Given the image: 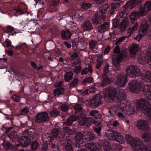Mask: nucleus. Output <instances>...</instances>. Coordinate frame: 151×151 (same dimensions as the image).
I'll use <instances>...</instances> for the list:
<instances>
[{
	"label": "nucleus",
	"instance_id": "obj_1",
	"mask_svg": "<svg viewBox=\"0 0 151 151\" xmlns=\"http://www.w3.org/2000/svg\"><path fill=\"white\" fill-rule=\"evenodd\" d=\"M103 94L107 102H116L119 104L126 101L124 90L121 88L116 90L115 88L108 87L105 89Z\"/></svg>",
	"mask_w": 151,
	"mask_h": 151
},
{
	"label": "nucleus",
	"instance_id": "obj_2",
	"mask_svg": "<svg viewBox=\"0 0 151 151\" xmlns=\"http://www.w3.org/2000/svg\"><path fill=\"white\" fill-rule=\"evenodd\" d=\"M128 87L131 91L137 93L143 89L145 96L151 100V85H145L143 87L142 82L134 80L129 82Z\"/></svg>",
	"mask_w": 151,
	"mask_h": 151
},
{
	"label": "nucleus",
	"instance_id": "obj_3",
	"mask_svg": "<svg viewBox=\"0 0 151 151\" xmlns=\"http://www.w3.org/2000/svg\"><path fill=\"white\" fill-rule=\"evenodd\" d=\"M126 141L134 151H151V145H143L142 141L137 137H133L127 134L125 135Z\"/></svg>",
	"mask_w": 151,
	"mask_h": 151
},
{
	"label": "nucleus",
	"instance_id": "obj_4",
	"mask_svg": "<svg viewBox=\"0 0 151 151\" xmlns=\"http://www.w3.org/2000/svg\"><path fill=\"white\" fill-rule=\"evenodd\" d=\"M126 71L131 78H135L136 76H141L143 81L147 82L151 81V73L148 71H144L141 73L140 69L136 66H129L127 68Z\"/></svg>",
	"mask_w": 151,
	"mask_h": 151
},
{
	"label": "nucleus",
	"instance_id": "obj_5",
	"mask_svg": "<svg viewBox=\"0 0 151 151\" xmlns=\"http://www.w3.org/2000/svg\"><path fill=\"white\" fill-rule=\"evenodd\" d=\"M135 104L138 110H140L145 115L150 116L151 119V105H147L148 103L145 99L140 98L136 99Z\"/></svg>",
	"mask_w": 151,
	"mask_h": 151
},
{
	"label": "nucleus",
	"instance_id": "obj_6",
	"mask_svg": "<svg viewBox=\"0 0 151 151\" xmlns=\"http://www.w3.org/2000/svg\"><path fill=\"white\" fill-rule=\"evenodd\" d=\"M119 109L126 114L131 115L134 113V111L133 107L127 105L126 101L118 104Z\"/></svg>",
	"mask_w": 151,
	"mask_h": 151
},
{
	"label": "nucleus",
	"instance_id": "obj_7",
	"mask_svg": "<svg viewBox=\"0 0 151 151\" xmlns=\"http://www.w3.org/2000/svg\"><path fill=\"white\" fill-rule=\"evenodd\" d=\"M127 82V78L124 73H121L117 75L115 79V83L121 87H124Z\"/></svg>",
	"mask_w": 151,
	"mask_h": 151
},
{
	"label": "nucleus",
	"instance_id": "obj_8",
	"mask_svg": "<svg viewBox=\"0 0 151 151\" xmlns=\"http://www.w3.org/2000/svg\"><path fill=\"white\" fill-rule=\"evenodd\" d=\"M151 9V1H147L145 4L144 6H141L138 12L140 17L145 15Z\"/></svg>",
	"mask_w": 151,
	"mask_h": 151
},
{
	"label": "nucleus",
	"instance_id": "obj_9",
	"mask_svg": "<svg viewBox=\"0 0 151 151\" xmlns=\"http://www.w3.org/2000/svg\"><path fill=\"white\" fill-rule=\"evenodd\" d=\"M101 96L100 94H97L93 98L90 102V106L93 108L98 107L102 104Z\"/></svg>",
	"mask_w": 151,
	"mask_h": 151
},
{
	"label": "nucleus",
	"instance_id": "obj_10",
	"mask_svg": "<svg viewBox=\"0 0 151 151\" xmlns=\"http://www.w3.org/2000/svg\"><path fill=\"white\" fill-rule=\"evenodd\" d=\"M82 134L81 132H80L77 133L76 136V139L74 142L75 146L78 147H85L86 144L84 142Z\"/></svg>",
	"mask_w": 151,
	"mask_h": 151
},
{
	"label": "nucleus",
	"instance_id": "obj_11",
	"mask_svg": "<svg viewBox=\"0 0 151 151\" xmlns=\"http://www.w3.org/2000/svg\"><path fill=\"white\" fill-rule=\"evenodd\" d=\"M48 114L45 112H42L37 114L35 122L38 123L48 121L49 119Z\"/></svg>",
	"mask_w": 151,
	"mask_h": 151
},
{
	"label": "nucleus",
	"instance_id": "obj_12",
	"mask_svg": "<svg viewBox=\"0 0 151 151\" xmlns=\"http://www.w3.org/2000/svg\"><path fill=\"white\" fill-rule=\"evenodd\" d=\"M78 119L79 121V124L82 126L88 125L89 123L88 120L86 118V114L83 113H81L78 115Z\"/></svg>",
	"mask_w": 151,
	"mask_h": 151
},
{
	"label": "nucleus",
	"instance_id": "obj_13",
	"mask_svg": "<svg viewBox=\"0 0 151 151\" xmlns=\"http://www.w3.org/2000/svg\"><path fill=\"white\" fill-rule=\"evenodd\" d=\"M85 147L90 151H100L99 145L97 143H90L86 144Z\"/></svg>",
	"mask_w": 151,
	"mask_h": 151
},
{
	"label": "nucleus",
	"instance_id": "obj_14",
	"mask_svg": "<svg viewBox=\"0 0 151 151\" xmlns=\"http://www.w3.org/2000/svg\"><path fill=\"white\" fill-rule=\"evenodd\" d=\"M65 142H62L61 144L63 145L64 151H73L72 147L73 142L68 138H67L65 140Z\"/></svg>",
	"mask_w": 151,
	"mask_h": 151
},
{
	"label": "nucleus",
	"instance_id": "obj_15",
	"mask_svg": "<svg viewBox=\"0 0 151 151\" xmlns=\"http://www.w3.org/2000/svg\"><path fill=\"white\" fill-rule=\"evenodd\" d=\"M83 134V139L87 141H91L94 139V136L93 134L89 131H84L81 132Z\"/></svg>",
	"mask_w": 151,
	"mask_h": 151
},
{
	"label": "nucleus",
	"instance_id": "obj_16",
	"mask_svg": "<svg viewBox=\"0 0 151 151\" xmlns=\"http://www.w3.org/2000/svg\"><path fill=\"white\" fill-rule=\"evenodd\" d=\"M122 54H121L118 55L116 57L114 56L112 58L113 63L118 70L119 69V62L122 60Z\"/></svg>",
	"mask_w": 151,
	"mask_h": 151
},
{
	"label": "nucleus",
	"instance_id": "obj_17",
	"mask_svg": "<svg viewBox=\"0 0 151 151\" xmlns=\"http://www.w3.org/2000/svg\"><path fill=\"white\" fill-rule=\"evenodd\" d=\"M22 146H27L29 145L30 142V139L29 137L22 136L20 139L17 141Z\"/></svg>",
	"mask_w": 151,
	"mask_h": 151
},
{
	"label": "nucleus",
	"instance_id": "obj_18",
	"mask_svg": "<svg viewBox=\"0 0 151 151\" xmlns=\"http://www.w3.org/2000/svg\"><path fill=\"white\" fill-rule=\"evenodd\" d=\"M117 132L112 129L107 130L105 132V135L108 139L110 140L114 139L115 134Z\"/></svg>",
	"mask_w": 151,
	"mask_h": 151
},
{
	"label": "nucleus",
	"instance_id": "obj_19",
	"mask_svg": "<svg viewBox=\"0 0 151 151\" xmlns=\"http://www.w3.org/2000/svg\"><path fill=\"white\" fill-rule=\"evenodd\" d=\"M109 26V23L105 22L98 27V31L99 32L103 33L108 30Z\"/></svg>",
	"mask_w": 151,
	"mask_h": 151
},
{
	"label": "nucleus",
	"instance_id": "obj_20",
	"mask_svg": "<svg viewBox=\"0 0 151 151\" xmlns=\"http://www.w3.org/2000/svg\"><path fill=\"white\" fill-rule=\"evenodd\" d=\"M81 61L78 60L77 62H74L73 63V68H74L73 70L74 72L76 74H78L80 71L81 66Z\"/></svg>",
	"mask_w": 151,
	"mask_h": 151
},
{
	"label": "nucleus",
	"instance_id": "obj_21",
	"mask_svg": "<svg viewBox=\"0 0 151 151\" xmlns=\"http://www.w3.org/2000/svg\"><path fill=\"white\" fill-rule=\"evenodd\" d=\"M139 129H144L148 127L147 122L145 120H140L138 121L136 124Z\"/></svg>",
	"mask_w": 151,
	"mask_h": 151
},
{
	"label": "nucleus",
	"instance_id": "obj_22",
	"mask_svg": "<svg viewBox=\"0 0 151 151\" xmlns=\"http://www.w3.org/2000/svg\"><path fill=\"white\" fill-rule=\"evenodd\" d=\"M139 47L138 45L135 44H133L129 49V52L131 56L134 57L135 54L137 53L139 49Z\"/></svg>",
	"mask_w": 151,
	"mask_h": 151
},
{
	"label": "nucleus",
	"instance_id": "obj_23",
	"mask_svg": "<svg viewBox=\"0 0 151 151\" xmlns=\"http://www.w3.org/2000/svg\"><path fill=\"white\" fill-rule=\"evenodd\" d=\"M100 143L105 151H109L112 148V146H111L110 144L107 140L102 141Z\"/></svg>",
	"mask_w": 151,
	"mask_h": 151
},
{
	"label": "nucleus",
	"instance_id": "obj_24",
	"mask_svg": "<svg viewBox=\"0 0 151 151\" xmlns=\"http://www.w3.org/2000/svg\"><path fill=\"white\" fill-rule=\"evenodd\" d=\"M141 2V1L140 0H131L127 2L126 6L129 8H132L140 4Z\"/></svg>",
	"mask_w": 151,
	"mask_h": 151
},
{
	"label": "nucleus",
	"instance_id": "obj_25",
	"mask_svg": "<svg viewBox=\"0 0 151 151\" xmlns=\"http://www.w3.org/2000/svg\"><path fill=\"white\" fill-rule=\"evenodd\" d=\"M114 139L117 142L123 144L125 142L124 138L119 133L117 132L115 134Z\"/></svg>",
	"mask_w": 151,
	"mask_h": 151
},
{
	"label": "nucleus",
	"instance_id": "obj_26",
	"mask_svg": "<svg viewBox=\"0 0 151 151\" xmlns=\"http://www.w3.org/2000/svg\"><path fill=\"white\" fill-rule=\"evenodd\" d=\"M42 138L43 142L48 145L50 144L53 139V138L48 133L45 134Z\"/></svg>",
	"mask_w": 151,
	"mask_h": 151
},
{
	"label": "nucleus",
	"instance_id": "obj_27",
	"mask_svg": "<svg viewBox=\"0 0 151 151\" xmlns=\"http://www.w3.org/2000/svg\"><path fill=\"white\" fill-rule=\"evenodd\" d=\"M83 27L84 30L86 31L90 30L93 29L91 23L88 20L85 21L83 25Z\"/></svg>",
	"mask_w": 151,
	"mask_h": 151
},
{
	"label": "nucleus",
	"instance_id": "obj_28",
	"mask_svg": "<svg viewBox=\"0 0 151 151\" xmlns=\"http://www.w3.org/2000/svg\"><path fill=\"white\" fill-rule=\"evenodd\" d=\"M61 35L63 39L67 40L71 37L72 35L69 31L65 30L62 32Z\"/></svg>",
	"mask_w": 151,
	"mask_h": 151
},
{
	"label": "nucleus",
	"instance_id": "obj_29",
	"mask_svg": "<svg viewBox=\"0 0 151 151\" xmlns=\"http://www.w3.org/2000/svg\"><path fill=\"white\" fill-rule=\"evenodd\" d=\"M77 117L75 115H71L68 119L67 121L65 122L66 125H70L73 122L77 119Z\"/></svg>",
	"mask_w": 151,
	"mask_h": 151
},
{
	"label": "nucleus",
	"instance_id": "obj_30",
	"mask_svg": "<svg viewBox=\"0 0 151 151\" xmlns=\"http://www.w3.org/2000/svg\"><path fill=\"white\" fill-rule=\"evenodd\" d=\"M142 138L145 142L150 141L151 139L150 132L149 131L145 132L143 133Z\"/></svg>",
	"mask_w": 151,
	"mask_h": 151
},
{
	"label": "nucleus",
	"instance_id": "obj_31",
	"mask_svg": "<svg viewBox=\"0 0 151 151\" xmlns=\"http://www.w3.org/2000/svg\"><path fill=\"white\" fill-rule=\"evenodd\" d=\"M140 17L138 12H133L130 15V19L132 23H133L134 21Z\"/></svg>",
	"mask_w": 151,
	"mask_h": 151
},
{
	"label": "nucleus",
	"instance_id": "obj_32",
	"mask_svg": "<svg viewBox=\"0 0 151 151\" xmlns=\"http://www.w3.org/2000/svg\"><path fill=\"white\" fill-rule=\"evenodd\" d=\"M99 17L100 16L98 13H95L92 19V21L94 24H98L101 23L100 20L99 19Z\"/></svg>",
	"mask_w": 151,
	"mask_h": 151
},
{
	"label": "nucleus",
	"instance_id": "obj_33",
	"mask_svg": "<svg viewBox=\"0 0 151 151\" xmlns=\"http://www.w3.org/2000/svg\"><path fill=\"white\" fill-rule=\"evenodd\" d=\"M112 81L111 79L108 77L104 78L102 83L101 84V83H98V85L100 86H102L103 87L106 85L109 84Z\"/></svg>",
	"mask_w": 151,
	"mask_h": 151
},
{
	"label": "nucleus",
	"instance_id": "obj_34",
	"mask_svg": "<svg viewBox=\"0 0 151 151\" xmlns=\"http://www.w3.org/2000/svg\"><path fill=\"white\" fill-rule=\"evenodd\" d=\"M9 136L11 139L14 140H16V141H17L18 139V136L17 132L15 131H11L9 133Z\"/></svg>",
	"mask_w": 151,
	"mask_h": 151
},
{
	"label": "nucleus",
	"instance_id": "obj_35",
	"mask_svg": "<svg viewBox=\"0 0 151 151\" xmlns=\"http://www.w3.org/2000/svg\"><path fill=\"white\" fill-rule=\"evenodd\" d=\"M129 22L128 20L127 19H125L122 20V21L121 23V27L122 30H125L127 26L129 25Z\"/></svg>",
	"mask_w": 151,
	"mask_h": 151
},
{
	"label": "nucleus",
	"instance_id": "obj_36",
	"mask_svg": "<svg viewBox=\"0 0 151 151\" xmlns=\"http://www.w3.org/2000/svg\"><path fill=\"white\" fill-rule=\"evenodd\" d=\"M114 151H121L122 147L119 144L116 143H113L112 145V148Z\"/></svg>",
	"mask_w": 151,
	"mask_h": 151
},
{
	"label": "nucleus",
	"instance_id": "obj_37",
	"mask_svg": "<svg viewBox=\"0 0 151 151\" xmlns=\"http://www.w3.org/2000/svg\"><path fill=\"white\" fill-rule=\"evenodd\" d=\"M138 27V24L137 23L135 24L133 26L130 28L128 30L127 34L128 36L127 37H129L132 34L133 32L137 29Z\"/></svg>",
	"mask_w": 151,
	"mask_h": 151
},
{
	"label": "nucleus",
	"instance_id": "obj_38",
	"mask_svg": "<svg viewBox=\"0 0 151 151\" xmlns=\"http://www.w3.org/2000/svg\"><path fill=\"white\" fill-rule=\"evenodd\" d=\"M88 72H89L91 73L93 72L92 68L91 66L89 65L88 68H84L81 71V74L84 75L87 73Z\"/></svg>",
	"mask_w": 151,
	"mask_h": 151
},
{
	"label": "nucleus",
	"instance_id": "obj_39",
	"mask_svg": "<svg viewBox=\"0 0 151 151\" xmlns=\"http://www.w3.org/2000/svg\"><path fill=\"white\" fill-rule=\"evenodd\" d=\"M110 7V5L108 4H106L103 5L99 9L100 12L103 13L107 11V10Z\"/></svg>",
	"mask_w": 151,
	"mask_h": 151
},
{
	"label": "nucleus",
	"instance_id": "obj_40",
	"mask_svg": "<svg viewBox=\"0 0 151 151\" xmlns=\"http://www.w3.org/2000/svg\"><path fill=\"white\" fill-rule=\"evenodd\" d=\"M73 73L72 72H69L67 73L65 76V79L66 82L70 81L72 78Z\"/></svg>",
	"mask_w": 151,
	"mask_h": 151
},
{
	"label": "nucleus",
	"instance_id": "obj_41",
	"mask_svg": "<svg viewBox=\"0 0 151 151\" xmlns=\"http://www.w3.org/2000/svg\"><path fill=\"white\" fill-rule=\"evenodd\" d=\"M64 91L63 88H60L55 89L54 91V93L55 96H58L61 94Z\"/></svg>",
	"mask_w": 151,
	"mask_h": 151
},
{
	"label": "nucleus",
	"instance_id": "obj_42",
	"mask_svg": "<svg viewBox=\"0 0 151 151\" xmlns=\"http://www.w3.org/2000/svg\"><path fill=\"white\" fill-rule=\"evenodd\" d=\"M50 114L52 117H55L59 114V112L57 109H54L50 111Z\"/></svg>",
	"mask_w": 151,
	"mask_h": 151
},
{
	"label": "nucleus",
	"instance_id": "obj_43",
	"mask_svg": "<svg viewBox=\"0 0 151 151\" xmlns=\"http://www.w3.org/2000/svg\"><path fill=\"white\" fill-rule=\"evenodd\" d=\"M65 131L68 134H72L75 133V129H70L69 127H67L64 129Z\"/></svg>",
	"mask_w": 151,
	"mask_h": 151
},
{
	"label": "nucleus",
	"instance_id": "obj_44",
	"mask_svg": "<svg viewBox=\"0 0 151 151\" xmlns=\"http://www.w3.org/2000/svg\"><path fill=\"white\" fill-rule=\"evenodd\" d=\"M2 145L6 150H9L12 146V144L7 141L4 142Z\"/></svg>",
	"mask_w": 151,
	"mask_h": 151
},
{
	"label": "nucleus",
	"instance_id": "obj_45",
	"mask_svg": "<svg viewBox=\"0 0 151 151\" xmlns=\"http://www.w3.org/2000/svg\"><path fill=\"white\" fill-rule=\"evenodd\" d=\"M31 146L32 150H35L38 148L39 144L36 140H35L34 142H32Z\"/></svg>",
	"mask_w": 151,
	"mask_h": 151
},
{
	"label": "nucleus",
	"instance_id": "obj_46",
	"mask_svg": "<svg viewBox=\"0 0 151 151\" xmlns=\"http://www.w3.org/2000/svg\"><path fill=\"white\" fill-rule=\"evenodd\" d=\"M74 108L75 110V112L76 113L81 111L82 109V106L79 104H76L74 105Z\"/></svg>",
	"mask_w": 151,
	"mask_h": 151
},
{
	"label": "nucleus",
	"instance_id": "obj_47",
	"mask_svg": "<svg viewBox=\"0 0 151 151\" xmlns=\"http://www.w3.org/2000/svg\"><path fill=\"white\" fill-rule=\"evenodd\" d=\"M122 1H119V2L114 1V2L111 3V6L112 8H115L116 9L120 5Z\"/></svg>",
	"mask_w": 151,
	"mask_h": 151
},
{
	"label": "nucleus",
	"instance_id": "obj_48",
	"mask_svg": "<svg viewBox=\"0 0 151 151\" xmlns=\"http://www.w3.org/2000/svg\"><path fill=\"white\" fill-rule=\"evenodd\" d=\"M51 133L54 137H57L59 134V131L57 128L53 129L51 132Z\"/></svg>",
	"mask_w": 151,
	"mask_h": 151
},
{
	"label": "nucleus",
	"instance_id": "obj_49",
	"mask_svg": "<svg viewBox=\"0 0 151 151\" xmlns=\"http://www.w3.org/2000/svg\"><path fill=\"white\" fill-rule=\"evenodd\" d=\"M96 44V41L92 40L89 43L90 48L91 49H92L94 48Z\"/></svg>",
	"mask_w": 151,
	"mask_h": 151
},
{
	"label": "nucleus",
	"instance_id": "obj_50",
	"mask_svg": "<svg viewBox=\"0 0 151 151\" xmlns=\"http://www.w3.org/2000/svg\"><path fill=\"white\" fill-rule=\"evenodd\" d=\"M99 111L96 110H92L89 112V114L91 116H92L96 117L98 114Z\"/></svg>",
	"mask_w": 151,
	"mask_h": 151
},
{
	"label": "nucleus",
	"instance_id": "obj_51",
	"mask_svg": "<svg viewBox=\"0 0 151 151\" xmlns=\"http://www.w3.org/2000/svg\"><path fill=\"white\" fill-rule=\"evenodd\" d=\"M127 14V12L126 9H124L119 13V15L121 18L125 17Z\"/></svg>",
	"mask_w": 151,
	"mask_h": 151
},
{
	"label": "nucleus",
	"instance_id": "obj_52",
	"mask_svg": "<svg viewBox=\"0 0 151 151\" xmlns=\"http://www.w3.org/2000/svg\"><path fill=\"white\" fill-rule=\"evenodd\" d=\"M52 150L53 151H60L58 146L55 144L53 143L52 145Z\"/></svg>",
	"mask_w": 151,
	"mask_h": 151
},
{
	"label": "nucleus",
	"instance_id": "obj_53",
	"mask_svg": "<svg viewBox=\"0 0 151 151\" xmlns=\"http://www.w3.org/2000/svg\"><path fill=\"white\" fill-rule=\"evenodd\" d=\"M78 80L76 78L73 80L71 83L70 84V86L71 87H73L78 84Z\"/></svg>",
	"mask_w": 151,
	"mask_h": 151
},
{
	"label": "nucleus",
	"instance_id": "obj_54",
	"mask_svg": "<svg viewBox=\"0 0 151 151\" xmlns=\"http://www.w3.org/2000/svg\"><path fill=\"white\" fill-rule=\"evenodd\" d=\"M69 55L71 58L74 59H76L78 56V54L76 52H71L70 53Z\"/></svg>",
	"mask_w": 151,
	"mask_h": 151
},
{
	"label": "nucleus",
	"instance_id": "obj_55",
	"mask_svg": "<svg viewBox=\"0 0 151 151\" xmlns=\"http://www.w3.org/2000/svg\"><path fill=\"white\" fill-rule=\"evenodd\" d=\"M14 27L11 26H8L6 27V30L4 31L5 32L8 33L12 32L14 29Z\"/></svg>",
	"mask_w": 151,
	"mask_h": 151
},
{
	"label": "nucleus",
	"instance_id": "obj_56",
	"mask_svg": "<svg viewBox=\"0 0 151 151\" xmlns=\"http://www.w3.org/2000/svg\"><path fill=\"white\" fill-rule=\"evenodd\" d=\"M93 81V80L92 78L91 77H90L85 78L83 81V83H91Z\"/></svg>",
	"mask_w": 151,
	"mask_h": 151
},
{
	"label": "nucleus",
	"instance_id": "obj_57",
	"mask_svg": "<svg viewBox=\"0 0 151 151\" xmlns=\"http://www.w3.org/2000/svg\"><path fill=\"white\" fill-rule=\"evenodd\" d=\"M91 4L90 3H84L82 5V7L84 9L89 8L91 6Z\"/></svg>",
	"mask_w": 151,
	"mask_h": 151
},
{
	"label": "nucleus",
	"instance_id": "obj_58",
	"mask_svg": "<svg viewBox=\"0 0 151 151\" xmlns=\"http://www.w3.org/2000/svg\"><path fill=\"white\" fill-rule=\"evenodd\" d=\"M61 110L63 111H65L68 109V106L65 104H63L61 105L60 108Z\"/></svg>",
	"mask_w": 151,
	"mask_h": 151
},
{
	"label": "nucleus",
	"instance_id": "obj_59",
	"mask_svg": "<svg viewBox=\"0 0 151 151\" xmlns=\"http://www.w3.org/2000/svg\"><path fill=\"white\" fill-rule=\"evenodd\" d=\"M119 20L118 19H113V27L114 28L117 27V26L119 25Z\"/></svg>",
	"mask_w": 151,
	"mask_h": 151
},
{
	"label": "nucleus",
	"instance_id": "obj_60",
	"mask_svg": "<svg viewBox=\"0 0 151 151\" xmlns=\"http://www.w3.org/2000/svg\"><path fill=\"white\" fill-rule=\"evenodd\" d=\"M126 37L125 36L122 37L116 41V44L117 45L120 44L121 42L125 40Z\"/></svg>",
	"mask_w": 151,
	"mask_h": 151
},
{
	"label": "nucleus",
	"instance_id": "obj_61",
	"mask_svg": "<svg viewBox=\"0 0 151 151\" xmlns=\"http://www.w3.org/2000/svg\"><path fill=\"white\" fill-rule=\"evenodd\" d=\"M126 37L125 36L122 37L116 41V44L117 45L120 44L121 42L125 40Z\"/></svg>",
	"mask_w": 151,
	"mask_h": 151
},
{
	"label": "nucleus",
	"instance_id": "obj_62",
	"mask_svg": "<svg viewBox=\"0 0 151 151\" xmlns=\"http://www.w3.org/2000/svg\"><path fill=\"white\" fill-rule=\"evenodd\" d=\"M101 128L100 127H99L98 128H96L95 129V131L97 134V135L99 136L100 135V132L101 131Z\"/></svg>",
	"mask_w": 151,
	"mask_h": 151
},
{
	"label": "nucleus",
	"instance_id": "obj_63",
	"mask_svg": "<svg viewBox=\"0 0 151 151\" xmlns=\"http://www.w3.org/2000/svg\"><path fill=\"white\" fill-rule=\"evenodd\" d=\"M12 98L13 100L15 101L16 102H18L20 99L18 95H14L13 96Z\"/></svg>",
	"mask_w": 151,
	"mask_h": 151
},
{
	"label": "nucleus",
	"instance_id": "obj_64",
	"mask_svg": "<svg viewBox=\"0 0 151 151\" xmlns=\"http://www.w3.org/2000/svg\"><path fill=\"white\" fill-rule=\"evenodd\" d=\"M109 68V65L107 64L104 69V73L105 75H106L108 73V70Z\"/></svg>",
	"mask_w": 151,
	"mask_h": 151
}]
</instances>
